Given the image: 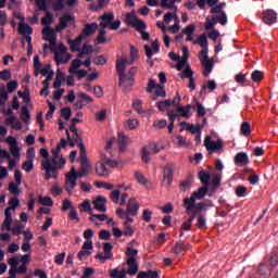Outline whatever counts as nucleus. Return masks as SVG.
Segmentation results:
<instances>
[{"instance_id":"63","label":"nucleus","mask_w":278,"mask_h":278,"mask_svg":"<svg viewBox=\"0 0 278 278\" xmlns=\"http://www.w3.org/2000/svg\"><path fill=\"white\" fill-rule=\"evenodd\" d=\"M18 88V81L17 80H11L7 84L8 92L12 93Z\"/></svg>"},{"instance_id":"31","label":"nucleus","mask_w":278,"mask_h":278,"mask_svg":"<svg viewBox=\"0 0 278 278\" xmlns=\"http://www.w3.org/2000/svg\"><path fill=\"white\" fill-rule=\"evenodd\" d=\"M180 126L186 129V131H190V134H201V126H194V124H188L187 122H181Z\"/></svg>"},{"instance_id":"62","label":"nucleus","mask_w":278,"mask_h":278,"mask_svg":"<svg viewBox=\"0 0 278 278\" xmlns=\"http://www.w3.org/2000/svg\"><path fill=\"white\" fill-rule=\"evenodd\" d=\"M52 8H53L54 12H60V11L64 10V0H55L52 3Z\"/></svg>"},{"instance_id":"18","label":"nucleus","mask_w":278,"mask_h":278,"mask_svg":"<svg viewBox=\"0 0 278 278\" xmlns=\"http://www.w3.org/2000/svg\"><path fill=\"white\" fill-rule=\"evenodd\" d=\"M97 29H99V24H97V22H93L91 24H86L84 29L80 33V36H83V38H88V36H92L97 33Z\"/></svg>"},{"instance_id":"17","label":"nucleus","mask_w":278,"mask_h":278,"mask_svg":"<svg viewBox=\"0 0 278 278\" xmlns=\"http://www.w3.org/2000/svg\"><path fill=\"white\" fill-rule=\"evenodd\" d=\"M138 210H140V204L138 203L136 198H130L126 206V214H130L131 216H138Z\"/></svg>"},{"instance_id":"51","label":"nucleus","mask_w":278,"mask_h":278,"mask_svg":"<svg viewBox=\"0 0 278 278\" xmlns=\"http://www.w3.org/2000/svg\"><path fill=\"white\" fill-rule=\"evenodd\" d=\"M93 64H96V66H103L108 64V58H105L103 54H100L93 59Z\"/></svg>"},{"instance_id":"46","label":"nucleus","mask_w":278,"mask_h":278,"mask_svg":"<svg viewBox=\"0 0 278 278\" xmlns=\"http://www.w3.org/2000/svg\"><path fill=\"white\" fill-rule=\"evenodd\" d=\"M78 210H80V212H88L90 214V212H92V205H90L89 200H85L81 204L78 205Z\"/></svg>"},{"instance_id":"1","label":"nucleus","mask_w":278,"mask_h":278,"mask_svg":"<svg viewBox=\"0 0 278 278\" xmlns=\"http://www.w3.org/2000/svg\"><path fill=\"white\" fill-rule=\"evenodd\" d=\"M54 34L55 30H53V28H51L50 26H47L42 29L43 40L50 42V51L54 53V60L56 64H66V62L71 60V54L66 52L67 49L66 46H64V43L59 45V47L55 46V40H58V38Z\"/></svg>"},{"instance_id":"27","label":"nucleus","mask_w":278,"mask_h":278,"mask_svg":"<svg viewBox=\"0 0 278 278\" xmlns=\"http://www.w3.org/2000/svg\"><path fill=\"white\" fill-rule=\"evenodd\" d=\"M201 64L204 67V71H203L204 77H208L210 73L214 71V62H212L210 59H201Z\"/></svg>"},{"instance_id":"38","label":"nucleus","mask_w":278,"mask_h":278,"mask_svg":"<svg viewBox=\"0 0 278 278\" xmlns=\"http://www.w3.org/2000/svg\"><path fill=\"white\" fill-rule=\"evenodd\" d=\"M184 251H187L186 245L184 244V241L181 240L177 241L173 247V253H175L176 255H179L184 253Z\"/></svg>"},{"instance_id":"61","label":"nucleus","mask_w":278,"mask_h":278,"mask_svg":"<svg viewBox=\"0 0 278 278\" xmlns=\"http://www.w3.org/2000/svg\"><path fill=\"white\" fill-rule=\"evenodd\" d=\"M277 264H278V252L274 251L269 256V266H271V268H275Z\"/></svg>"},{"instance_id":"56","label":"nucleus","mask_w":278,"mask_h":278,"mask_svg":"<svg viewBox=\"0 0 278 278\" xmlns=\"http://www.w3.org/2000/svg\"><path fill=\"white\" fill-rule=\"evenodd\" d=\"M135 179H137L138 184L141 186H147V184H149L147 177H144V175H142L140 172L135 173Z\"/></svg>"},{"instance_id":"24","label":"nucleus","mask_w":278,"mask_h":278,"mask_svg":"<svg viewBox=\"0 0 278 278\" xmlns=\"http://www.w3.org/2000/svg\"><path fill=\"white\" fill-rule=\"evenodd\" d=\"M126 264L128 266L127 274L134 277L138 273V262H136V258H127Z\"/></svg>"},{"instance_id":"59","label":"nucleus","mask_w":278,"mask_h":278,"mask_svg":"<svg viewBox=\"0 0 278 278\" xmlns=\"http://www.w3.org/2000/svg\"><path fill=\"white\" fill-rule=\"evenodd\" d=\"M218 22H216V18L213 17V18H210V17H206V25H205V29L206 31H210L212 30L214 27H216V24Z\"/></svg>"},{"instance_id":"49","label":"nucleus","mask_w":278,"mask_h":278,"mask_svg":"<svg viewBox=\"0 0 278 278\" xmlns=\"http://www.w3.org/2000/svg\"><path fill=\"white\" fill-rule=\"evenodd\" d=\"M110 276L112 278H125L127 277V271H125V269L118 270V268H115L111 271Z\"/></svg>"},{"instance_id":"45","label":"nucleus","mask_w":278,"mask_h":278,"mask_svg":"<svg viewBox=\"0 0 278 278\" xmlns=\"http://www.w3.org/2000/svg\"><path fill=\"white\" fill-rule=\"evenodd\" d=\"M136 73H138V67L134 66L129 70L128 76H126V84L124 86H131L129 81H134V75H136Z\"/></svg>"},{"instance_id":"22","label":"nucleus","mask_w":278,"mask_h":278,"mask_svg":"<svg viewBox=\"0 0 278 278\" xmlns=\"http://www.w3.org/2000/svg\"><path fill=\"white\" fill-rule=\"evenodd\" d=\"M83 40H85L83 35H79L75 40L70 39L68 45H70L71 51H73L74 53L81 51V48L79 47Z\"/></svg>"},{"instance_id":"40","label":"nucleus","mask_w":278,"mask_h":278,"mask_svg":"<svg viewBox=\"0 0 278 278\" xmlns=\"http://www.w3.org/2000/svg\"><path fill=\"white\" fill-rule=\"evenodd\" d=\"M140 58V51L135 46H130V61L129 64H134L136 60Z\"/></svg>"},{"instance_id":"13","label":"nucleus","mask_w":278,"mask_h":278,"mask_svg":"<svg viewBox=\"0 0 278 278\" xmlns=\"http://www.w3.org/2000/svg\"><path fill=\"white\" fill-rule=\"evenodd\" d=\"M204 147H206L207 151H220V149H223V141H212V137L206 136L204 139Z\"/></svg>"},{"instance_id":"8","label":"nucleus","mask_w":278,"mask_h":278,"mask_svg":"<svg viewBox=\"0 0 278 278\" xmlns=\"http://www.w3.org/2000/svg\"><path fill=\"white\" fill-rule=\"evenodd\" d=\"M126 21L128 25L135 27V29H137L139 33L144 31V29H147V24L142 20L138 18V16H136V14L134 13H128L126 15Z\"/></svg>"},{"instance_id":"14","label":"nucleus","mask_w":278,"mask_h":278,"mask_svg":"<svg viewBox=\"0 0 278 278\" xmlns=\"http://www.w3.org/2000/svg\"><path fill=\"white\" fill-rule=\"evenodd\" d=\"M173 177H175V165L169 164L163 168V179L166 181L167 186L173 184Z\"/></svg>"},{"instance_id":"7","label":"nucleus","mask_w":278,"mask_h":278,"mask_svg":"<svg viewBox=\"0 0 278 278\" xmlns=\"http://www.w3.org/2000/svg\"><path fill=\"white\" fill-rule=\"evenodd\" d=\"M127 64H129L127 58H122L116 61V71L119 77V86L122 88L125 87V84H127V75H125V68H127Z\"/></svg>"},{"instance_id":"12","label":"nucleus","mask_w":278,"mask_h":278,"mask_svg":"<svg viewBox=\"0 0 278 278\" xmlns=\"http://www.w3.org/2000/svg\"><path fill=\"white\" fill-rule=\"evenodd\" d=\"M262 21L265 25H275L277 23V12L273 9H267L263 12Z\"/></svg>"},{"instance_id":"5","label":"nucleus","mask_w":278,"mask_h":278,"mask_svg":"<svg viewBox=\"0 0 278 278\" xmlns=\"http://www.w3.org/2000/svg\"><path fill=\"white\" fill-rule=\"evenodd\" d=\"M180 103L181 96H179V93L177 92L175 98L170 100V105H173V108H176V111L180 113V116L182 118H190V116H192V113L190 112L192 110V105L187 104L186 106H181Z\"/></svg>"},{"instance_id":"39","label":"nucleus","mask_w":278,"mask_h":278,"mask_svg":"<svg viewBox=\"0 0 278 278\" xmlns=\"http://www.w3.org/2000/svg\"><path fill=\"white\" fill-rule=\"evenodd\" d=\"M177 1L175 0H161V8H166L167 10H175L177 12Z\"/></svg>"},{"instance_id":"15","label":"nucleus","mask_w":278,"mask_h":278,"mask_svg":"<svg viewBox=\"0 0 278 278\" xmlns=\"http://www.w3.org/2000/svg\"><path fill=\"white\" fill-rule=\"evenodd\" d=\"M73 21H75V17H73L71 13H65L59 18L56 31H62V29H66V27H68V23H73Z\"/></svg>"},{"instance_id":"37","label":"nucleus","mask_w":278,"mask_h":278,"mask_svg":"<svg viewBox=\"0 0 278 278\" xmlns=\"http://www.w3.org/2000/svg\"><path fill=\"white\" fill-rule=\"evenodd\" d=\"M78 148L80 149L79 163H90V161H88V154L86 153V146H84V143H80Z\"/></svg>"},{"instance_id":"42","label":"nucleus","mask_w":278,"mask_h":278,"mask_svg":"<svg viewBox=\"0 0 278 278\" xmlns=\"http://www.w3.org/2000/svg\"><path fill=\"white\" fill-rule=\"evenodd\" d=\"M191 187H192V177L191 176L187 177V179H185L180 182L181 192H186V190H190Z\"/></svg>"},{"instance_id":"41","label":"nucleus","mask_w":278,"mask_h":278,"mask_svg":"<svg viewBox=\"0 0 278 278\" xmlns=\"http://www.w3.org/2000/svg\"><path fill=\"white\" fill-rule=\"evenodd\" d=\"M193 45H200L202 49H207V36L205 34L200 35Z\"/></svg>"},{"instance_id":"3","label":"nucleus","mask_w":278,"mask_h":278,"mask_svg":"<svg viewBox=\"0 0 278 278\" xmlns=\"http://www.w3.org/2000/svg\"><path fill=\"white\" fill-rule=\"evenodd\" d=\"M207 194V187H200L198 191H193L190 198L184 199L187 214H190L197 207V201H201Z\"/></svg>"},{"instance_id":"21","label":"nucleus","mask_w":278,"mask_h":278,"mask_svg":"<svg viewBox=\"0 0 278 278\" xmlns=\"http://www.w3.org/2000/svg\"><path fill=\"white\" fill-rule=\"evenodd\" d=\"M65 134L67 136L70 147H75V144L79 147L80 144H84V141L79 132H74L72 138H71V131H68V129L65 130Z\"/></svg>"},{"instance_id":"44","label":"nucleus","mask_w":278,"mask_h":278,"mask_svg":"<svg viewBox=\"0 0 278 278\" xmlns=\"http://www.w3.org/2000/svg\"><path fill=\"white\" fill-rule=\"evenodd\" d=\"M83 64H84V62H81V60L75 59L74 61H72V65L70 67V73L72 75L77 73V68H79Z\"/></svg>"},{"instance_id":"50","label":"nucleus","mask_w":278,"mask_h":278,"mask_svg":"<svg viewBox=\"0 0 278 278\" xmlns=\"http://www.w3.org/2000/svg\"><path fill=\"white\" fill-rule=\"evenodd\" d=\"M21 118L24 121V123H27V121L31 118V115L29 114V109H27V105L22 106Z\"/></svg>"},{"instance_id":"20","label":"nucleus","mask_w":278,"mask_h":278,"mask_svg":"<svg viewBox=\"0 0 278 278\" xmlns=\"http://www.w3.org/2000/svg\"><path fill=\"white\" fill-rule=\"evenodd\" d=\"M143 48L148 60H151L153 58V53H160V42L157 40L152 42V49L149 47V45H144Z\"/></svg>"},{"instance_id":"35","label":"nucleus","mask_w":278,"mask_h":278,"mask_svg":"<svg viewBox=\"0 0 278 278\" xmlns=\"http://www.w3.org/2000/svg\"><path fill=\"white\" fill-rule=\"evenodd\" d=\"M137 278H160L157 270L139 271Z\"/></svg>"},{"instance_id":"64","label":"nucleus","mask_w":278,"mask_h":278,"mask_svg":"<svg viewBox=\"0 0 278 278\" xmlns=\"http://www.w3.org/2000/svg\"><path fill=\"white\" fill-rule=\"evenodd\" d=\"M53 23V14L51 12H47V15L41 18L42 25H51Z\"/></svg>"},{"instance_id":"32","label":"nucleus","mask_w":278,"mask_h":278,"mask_svg":"<svg viewBox=\"0 0 278 278\" xmlns=\"http://www.w3.org/2000/svg\"><path fill=\"white\" fill-rule=\"evenodd\" d=\"M62 81H66V74H64V72L58 70L56 77L53 83V88H55V89L61 88Z\"/></svg>"},{"instance_id":"30","label":"nucleus","mask_w":278,"mask_h":278,"mask_svg":"<svg viewBox=\"0 0 278 278\" xmlns=\"http://www.w3.org/2000/svg\"><path fill=\"white\" fill-rule=\"evenodd\" d=\"M18 34H21L22 36H31V34H34V28H31L30 26H28L27 24H25V22H21L18 24V28H17Z\"/></svg>"},{"instance_id":"53","label":"nucleus","mask_w":278,"mask_h":278,"mask_svg":"<svg viewBox=\"0 0 278 278\" xmlns=\"http://www.w3.org/2000/svg\"><path fill=\"white\" fill-rule=\"evenodd\" d=\"M240 131L243 136H251V124H249V122H243Z\"/></svg>"},{"instance_id":"47","label":"nucleus","mask_w":278,"mask_h":278,"mask_svg":"<svg viewBox=\"0 0 278 278\" xmlns=\"http://www.w3.org/2000/svg\"><path fill=\"white\" fill-rule=\"evenodd\" d=\"M197 227L198 229H207V220L204 215H198Z\"/></svg>"},{"instance_id":"11","label":"nucleus","mask_w":278,"mask_h":278,"mask_svg":"<svg viewBox=\"0 0 278 278\" xmlns=\"http://www.w3.org/2000/svg\"><path fill=\"white\" fill-rule=\"evenodd\" d=\"M3 159L9 160V170H14V168H16V164H18V162L21 161L14 156L12 159V155L8 152V150H3L0 147V160Z\"/></svg>"},{"instance_id":"6","label":"nucleus","mask_w":278,"mask_h":278,"mask_svg":"<svg viewBox=\"0 0 278 278\" xmlns=\"http://www.w3.org/2000/svg\"><path fill=\"white\" fill-rule=\"evenodd\" d=\"M77 179H80L77 176V169L73 166L67 174H65V190L68 194H73L75 186H77Z\"/></svg>"},{"instance_id":"34","label":"nucleus","mask_w":278,"mask_h":278,"mask_svg":"<svg viewBox=\"0 0 278 278\" xmlns=\"http://www.w3.org/2000/svg\"><path fill=\"white\" fill-rule=\"evenodd\" d=\"M117 142L119 144V151H125L127 142H129V138L125 136V132H118Z\"/></svg>"},{"instance_id":"36","label":"nucleus","mask_w":278,"mask_h":278,"mask_svg":"<svg viewBox=\"0 0 278 278\" xmlns=\"http://www.w3.org/2000/svg\"><path fill=\"white\" fill-rule=\"evenodd\" d=\"M199 179H200L201 184H203L204 187L207 188V186H210V173H207L205 170H200Z\"/></svg>"},{"instance_id":"9","label":"nucleus","mask_w":278,"mask_h":278,"mask_svg":"<svg viewBox=\"0 0 278 278\" xmlns=\"http://www.w3.org/2000/svg\"><path fill=\"white\" fill-rule=\"evenodd\" d=\"M7 142L9 144V151L11 155L15 157V160H21V147H18V141L13 136H9L7 138Z\"/></svg>"},{"instance_id":"26","label":"nucleus","mask_w":278,"mask_h":278,"mask_svg":"<svg viewBox=\"0 0 278 278\" xmlns=\"http://www.w3.org/2000/svg\"><path fill=\"white\" fill-rule=\"evenodd\" d=\"M90 170H92V165L90 163H80V167L78 168V172L76 170V175L81 177H87V175H90Z\"/></svg>"},{"instance_id":"29","label":"nucleus","mask_w":278,"mask_h":278,"mask_svg":"<svg viewBox=\"0 0 278 278\" xmlns=\"http://www.w3.org/2000/svg\"><path fill=\"white\" fill-rule=\"evenodd\" d=\"M197 30V25L189 24L187 27L182 29V34L187 36V42H192L194 40V37L192 36L194 31Z\"/></svg>"},{"instance_id":"54","label":"nucleus","mask_w":278,"mask_h":278,"mask_svg":"<svg viewBox=\"0 0 278 278\" xmlns=\"http://www.w3.org/2000/svg\"><path fill=\"white\" fill-rule=\"evenodd\" d=\"M180 114H181V113H179V112H177V111H175V110L168 111V112H167V116H168V118H169V124H174V125H175V121H176L177 118H179V116H181Z\"/></svg>"},{"instance_id":"4","label":"nucleus","mask_w":278,"mask_h":278,"mask_svg":"<svg viewBox=\"0 0 278 278\" xmlns=\"http://www.w3.org/2000/svg\"><path fill=\"white\" fill-rule=\"evenodd\" d=\"M162 149H164V146H160V143H156V142L148 143L141 150L142 162H144L146 164H149V162H151V155H155L160 153Z\"/></svg>"},{"instance_id":"19","label":"nucleus","mask_w":278,"mask_h":278,"mask_svg":"<svg viewBox=\"0 0 278 278\" xmlns=\"http://www.w3.org/2000/svg\"><path fill=\"white\" fill-rule=\"evenodd\" d=\"M92 203L94 210H97L98 212H108V207L105 206V204L108 203V199L105 197L99 195L93 200Z\"/></svg>"},{"instance_id":"52","label":"nucleus","mask_w":278,"mask_h":278,"mask_svg":"<svg viewBox=\"0 0 278 278\" xmlns=\"http://www.w3.org/2000/svg\"><path fill=\"white\" fill-rule=\"evenodd\" d=\"M207 88H208V90H216V81H214V80H208V83H207V85H203L202 86V89H201V91H200V94H205V90H207Z\"/></svg>"},{"instance_id":"58","label":"nucleus","mask_w":278,"mask_h":278,"mask_svg":"<svg viewBox=\"0 0 278 278\" xmlns=\"http://www.w3.org/2000/svg\"><path fill=\"white\" fill-rule=\"evenodd\" d=\"M216 23H220V25L225 26L227 25V13L222 12L219 15H216L215 17Z\"/></svg>"},{"instance_id":"43","label":"nucleus","mask_w":278,"mask_h":278,"mask_svg":"<svg viewBox=\"0 0 278 278\" xmlns=\"http://www.w3.org/2000/svg\"><path fill=\"white\" fill-rule=\"evenodd\" d=\"M170 105V99L156 102V108L160 110V112H166Z\"/></svg>"},{"instance_id":"28","label":"nucleus","mask_w":278,"mask_h":278,"mask_svg":"<svg viewBox=\"0 0 278 278\" xmlns=\"http://www.w3.org/2000/svg\"><path fill=\"white\" fill-rule=\"evenodd\" d=\"M99 18H101V23H100V27L102 29L108 28L109 25L112 24V21H114V13H104L102 16H100Z\"/></svg>"},{"instance_id":"55","label":"nucleus","mask_w":278,"mask_h":278,"mask_svg":"<svg viewBox=\"0 0 278 278\" xmlns=\"http://www.w3.org/2000/svg\"><path fill=\"white\" fill-rule=\"evenodd\" d=\"M39 202L41 203V205H46L47 207H53V199H51V197L42 198V195H40Z\"/></svg>"},{"instance_id":"10","label":"nucleus","mask_w":278,"mask_h":278,"mask_svg":"<svg viewBox=\"0 0 278 278\" xmlns=\"http://www.w3.org/2000/svg\"><path fill=\"white\" fill-rule=\"evenodd\" d=\"M112 249H114V245H112V243L110 242L104 243V247H103L104 255H103V252H100L99 254L96 255V260H99L102 264H105L108 260H112V257H114V253H112Z\"/></svg>"},{"instance_id":"60","label":"nucleus","mask_w":278,"mask_h":278,"mask_svg":"<svg viewBox=\"0 0 278 278\" xmlns=\"http://www.w3.org/2000/svg\"><path fill=\"white\" fill-rule=\"evenodd\" d=\"M22 168L23 170H25L26 173H31V170H34V161H25L23 164H22Z\"/></svg>"},{"instance_id":"2","label":"nucleus","mask_w":278,"mask_h":278,"mask_svg":"<svg viewBox=\"0 0 278 278\" xmlns=\"http://www.w3.org/2000/svg\"><path fill=\"white\" fill-rule=\"evenodd\" d=\"M41 157L46 159L41 162V168L45 170L43 179L46 181H49V179H58V170L64 167V164H66V159L64 156H61L58 159V164H53V161L49 159V151L45 148H41L39 151Z\"/></svg>"},{"instance_id":"16","label":"nucleus","mask_w":278,"mask_h":278,"mask_svg":"<svg viewBox=\"0 0 278 278\" xmlns=\"http://www.w3.org/2000/svg\"><path fill=\"white\" fill-rule=\"evenodd\" d=\"M68 144L66 139L62 138L60 143H58L56 148L52 150V164H59L58 160H60V152L62 149Z\"/></svg>"},{"instance_id":"33","label":"nucleus","mask_w":278,"mask_h":278,"mask_svg":"<svg viewBox=\"0 0 278 278\" xmlns=\"http://www.w3.org/2000/svg\"><path fill=\"white\" fill-rule=\"evenodd\" d=\"M8 99H10V94L8 93V89H5V86L2 85L0 87V110H3V105L8 102Z\"/></svg>"},{"instance_id":"25","label":"nucleus","mask_w":278,"mask_h":278,"mask_svg":"<svg viewBox=\"0 0 278 278\" xmlns=\"http://www.w3.org/2000/svg\"><path fill=\"white\" fill-rule=\"evenodd\" d=\"M96 174L99 175V177H110V169L105 166V163L98 162L96 164Z\"/></svg>"},{"instance_id":"23","label":"nucleus","mask_w":278,"mask_h":278,"mask_svg":"<svg viewBox=\"0 0 278 278\" xmlns=\"http://www.w3.org/2000/svg\"><path fill=\"white\" fill-rule=\"evenodd\" d=\"M236 166H247L249 164V155L244 152H239L235 156Z\"/></svg>"},{"instance_id":"48","label":"nucleus","mask_w":278,"mask_h":278,"mask_svg":"<svg viewBox=\"0 0 278 278\" xmlns=\"http://www.w3.org/2000/svg\"><path fill=\"white\" fill-rule=\"evenodd\" d=\"M251 79H252V81H255V83L262 81V79H264V73L260 70H255L251 74Z\"/></svg>"},{"instance_id":"57","label":"nucleus","mask_w":278,"mask_h":278,"mask_svg":"<svg viewBox=\"0 0 278 278\" xmlns=\"http://www.w3.org/2000/svg\"><path fill=\"white\" fill-rule=\"evenodd\" d=\"M126 256L128 257V260H136V257H138V250L131 248V247H128L126 249Z\"/></svg>"}]
</instances>
